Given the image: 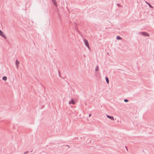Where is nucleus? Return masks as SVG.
<instances>
[{"instance_id": "9d476101", "label": "nucleus", "mask_w": 154, "mask_h": 154, "mask_svg": "<svg viewBox=\"0 0 154 154\" xmlns=\"http://www.w3.org/2000/svg\"><path fill=\"white\" fill-rule=\"evenodd\" d=\"M116 39L117 40H121L122 38L119 36H117L116 37Z\"/></svg>"}, {"instance_id": "0eeeda50", "label": "nucleus", "mask_w": 154, "mask_h": 154, "mask_svg": "<svg viewBox=\"0 0 154 154\" xmlns=\"http://www.w3.org/2000/svg\"><path fill=\"white\" fill-rule=\"evenodd\" d=\"M52 2L54 3V5L55 6H57V3L56 2L55 0H51Z\"/></svg>"}, {"instance_id": "9b49d317", "label": "nucleus", "mask_w": 154, "mask_h": 154, "mask_svg": "<svg viewBox=\"0 0 154 154\" xmlns=\"http://www.w3.org/2000/svg\"><path fill=\"white\" fill-rule=\"evenodd\" d=\"M2 79L4 81H6L7 79V78L6 76H3L2 78Z\"/></svg>"}, {"instance_id": "f3484780", "label": "nucleus", "mask_w": 154, "mask_h": 154, "mask_svg": "<svg viewBox=\"0 0 154 154\" xmlns=\"http://www.w3.org/2000/svg\"><path fill=\"white\" fill-rule=\"evenodd\" d=\"M125 147L126 148V150L128 151V148L126 146H125Z\"/></svg>"}, {"instance_id": "6e6552de", "label": "nucleus", "mask_w": 154, "mask_h": 154, "mask_svg": "<svg viewBox=\"0 0 154 154\" xmlns=\"http://www.w3.org/2000/svg\"><path fill=\"white\" fill-rule=\"evenodd\" d=\"M146 3L148 5L149 7L150 8H153V7L151 5V4L150 3L147 2L146 1Z\"/></svg>"}, {"instance_id": "6ab92c4d", "label": "nucleus", "mask_w": 154, "mask_h": 154, "mask_svg": "<svg viewBox=\"0 0 154 154\" xmlns=\"http://www.w3.org/2000/svg\"><path fill=\"white\" fill-rule=\"evenodd\" d=\"M59 75H60V72H59Z\"/></svg>"}, {"instance_id": "1a4fd4ad", "label": "nucleus", "mask_w": 154, "mask_h": 154, "mask_svg": "<svg viewBox=\"0 0 154 154\" xmlns=\"http://www.w3.org/2000/svg\"><path fill=\"white\" fill-rule=\"evenodd\" d=\"M105 79H106V80L107 83L108 84L109 82V79L107 77H106Z\"/></svg>"}, {"instance_id": "4468645a", "label": "nucleus", "mask_w": 154, "mask_h": 154, "mask_svg": "<svg viewBox=\"0 0 154 154\" xmlns=\"http://www.w3.org/2000/svg\"><path fill=\"white\" fill-rule=\"evenodd\" d=\"M29 152V151H27L26 152H24V154H25L26 153Z\"/></svg>"}, {"instance_id": "f257e3e1", "label": "nucleus", "mask_w": 154, "mask_h": 154, "mask_svg": "<svg viewBox=\"0 0 154 154\" xmlns=\"http://www.w3.org/2000/svg\"><path fill=\"white\" fill-rule=\"evenodd\" d=\"M139 34H142V35L145 36H149V34L147 32H139Z\"/></svg>"}, {"instance_id": "a211bd4d", "label": "nucleus", "mask_w": 154, "mask_h": 154, "mask_svg": "<svg viewBox=\"0 0 154 154\" xmlns=\"http://www.w3.org/2000/svg\"><path fill=\"white\" fill-rule=\"evenodd\" d=\"M66 146H68V147H69V146L68 145H66Z\"/></svg>"}, {"instance_id": "7ed1b4c3", "label": "nucleus", "mask_w": 154, "mask_h": 154, "mask_svg": "<svg viewBox=\"0 0 154 154\" xmlns=\"http://www.w3.org/2000/svg\"><path fill=\"white\" fill-rule=\"evenodd\" d=\"M0 35L3 37L4 38L6 39V37L4 34V32L0 29Z\"/></svg>"}, {"instance_id": "f8f14e48", "label": "nucleus", "mask_w": 154, "mask_h": 154, "mask_svg": "<svg viewBox=\"0 0 154 154\" xmlns=\"http://www.w3.org/2000/svg\"><path fill=\"white\" fill-rule=\"evenodd\" d=\"M98 69H98V66H97L95 68V70L96 71H97L98 70Z\"/></svg>"}, {"instance_id": "2eb2a0df", "label": "nucleus", "mask_w": 154, "mask_h": 154, "mask_svg": "<svg viewBox=\"0 0 154 154\" xmlns=\"http://www.w3.org/2000/svg\"><path fill=\"white\" fill-rule=\"evenodd\" d=\"M117 6H119V7H120V4H117Z\"/></svg>"}, {"instance_id": "ddd939ff", "label": "nucleus", "mask_w": 154, "mask_h": 154, "mask_svg": "<svg viewBox=\"0 0 154 154\" xmlns=\"http://www.w3.org/2000/svg\"><path fill=\"white\" fill-rule=\"evenodd\" d=\"M124 101L125 102H128V100L127 99H125L124 100Z\"/></svg>"}, {"instance_id": "39448f33", "label": "nucleus", "mask_w": 154, "mask_h": 154, "mask_svg": "<svg viewBox=\"0 0 154 154\" xmlns=\"http://www.w3.org/2000/svg\"><path fill=\"white\" fill-rule=\"evenodd\" d=\"M75 102L74 101L73 99H72L69 102V104H75Z\"/></svg>"}, {"instance_id": "dca6fc26", "label": "nucleus", "mask_w": 154, "mask_h": 154, "mask_svg": "<svg viewBox=\"0 0 154 154\" xmlns=\"http://www.w3.org/2000/svg\"><path fill=\"white\" fill-rule=\"evenodd\" d=\"M91 114H90L89 115V117H90L91 116Z\"/></svg>"}, {"instance_id": "423d86ee", "label": "nucleus", "mask_w": 154, "mask_h": 154, "mask_svg": "<svg viewBox=\"0 0 154 154\" xmlns=\"http://www.w3.org/2000/svg\"><path fill=\"white\" fill-rule=\"evenodd\" d=\"M16 66L17 68H18V65L19 64V62L17 60H16L15 62Z\"/></svg>"}, {"instance_id": "20e7f679", "label": "nucleus", "mask_w": 154, "mask_h": 154, "mask_svg": "<svg viewBox=\"0 0 154 154\" xmlns=\"http://www.w3.org/2000/svg\"><path fill=\"white\" fill-rule=\"evenodd\" d=\"M106 117L109 119H110L111 120H114V118L113 116H110L108 115H106Z\"/></svg>"}, {"instance_id": "f03ea898", "label": "nucleus", "mask_w": 154, "mask_h": 154, "mask_svg": "<svg viewBox=\"0 0 154 154\" xmlns=\"http://www.w3.org/2000/svg\"><path fill=\"white\" fill-rule=\"evenodd\" d=\"M83 40L85 45L89 48V46L88 44V42L87 40L86 39H84Z\"/></svg>"}]
</instances>
